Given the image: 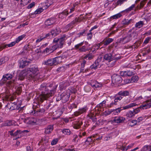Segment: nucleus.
<instances>
[{
    "label": "nucleus",
    "instance_id": "nucleus-35",
    "mask_svg": "<svg viewBox=\"0 0 151 151\" xmlns=\"http://www.w3.org/2000/svg\"><path fill=\"white\" fill-rule=\"evenodd\" d=\"M29 51V47L28 45H26L24 47L23 51L22 52V53L24 54H26Z\"/></svg>",
    "mask_w": 151,
    "mask_h": 151
},
{
    "label": "nucleus",
    "instance_id": "nucleus-57",
    "mask_svg": "<svg viewBox=\"0 0 151 151\" xmlns=\"http://www.w3.org/2000/svg\"><path fill=\"white\" fill-rule=\"evenodd\" d=\"M87 50L86 49L85 47L84 46H82L79 49V51L80 52H85Z\"/></svg>",
    "mask_w": 151,
    "mask_h": 151
},
{
    "label": "nucleus",
    "instance_id": "nucleus-14",
    "mask_svg": "<svg viewBox=\"0 0 151 151\" xmlns=\"http://www.w3.org/2000/svg\"><path fill=\"white\" fill-rule=\"evenodd\" d=\"M34 114L35 115L37 116L43 115L44 113L45 110L43 108H41L34 110Z\"/></svg>",
    "mask_w": 151,
    "mask_h": 151
},
{
    "label": "nucleus",
    "instance_id": "nucleus-33",
    "mask_svg": "<svg viewBox=\"0 0 151 151\" xmlns=\"http://www.w3.org/2000/svg\"><path fill=\"white\" fill-rule=\"evenodd\" d=\"M126 38H119L117 41L118 43H121L124 44L127 42V41L125 40Z\"/></svg>",
    "mask_w": 151,
    "mask_h": 151
},
{
    "label": "nucleus",
    "instance_id": "nucleus-10",
    "mask_svg": "<svg viewBox=\"0 0 151 151\" xmlns=\"http://www.w3.org/2000/svg\"><path fill=\"white\" fill-rule=\"evenodd\" d=\"M53 42L57 44L59 47L61 48L64 43V38H54Z\"/></svg>",
    "mask_w": 151,
    "mask_h": 151
},
{
    "label": "nucleus",
    "instance_id": "nucleus-9",
    "mask_svg": "<svg viewBox=\"0 0 151 151\" xmlns=\"http://www.w3.org/2000/svg\"><path fill=\"white\" fill-rule=\"evenodd\" d=\"M12 76L10 74H6L3 76L2 78L0 81V84L2 85L5 83L7 80H9L12 78Z\"/></svg>",
    "mask_w": 151,
    "mask_h": 151
},
{
    "label": "nucleus",
    "instance_id": "nucleus-31",
    "mask_svg": "<svg viewBox=\"0 0 151 151\" xmlns=\"http://www.w3.org/2000/svg\"><path fill=\"white\" fill-rule=\"evenodd\" d=\"M137 121H136V120H133L130 121L128 123V124L129 126L132 127L137 124Z\"/></svg>",
    "mask_w": 151,
    "mask_h": 151
},
{
    "label": "nucleus",
    "instance_id": "nucleus-62",
    "mask_svg": "<svg viewBox=\"0 0 151 151\" xmlns=\"http://www.w3.org/2000/svg\"><path fill=\"white\" fill-rule=\"evenodd\" d=\"M35 5V2H32L28 6L27 8L28 9H31Z\"/></svg>",
    "mask_w": 151,
    "mask_h": 151
},
{
    "label": "nucleus",
    "instance_id": "nucleus-63",
    "mask_svg": "<svg viewBox=\"0 0 151 151\" xmlns=\"http://www.w3.org/2000/svg\"><path fill=\"white\" fill-rule=\"evenodd\" d=\"M122 98V97L121 96H117L115 97L114 101L117 102L118 101H120Z\"/></svg>",
    "mask_w": 151,
    "mask_h": 151
},
{
    "label": "nucleus",
    "instance_id": "nucleus-8",
    "mask_svg": "<svg viewBox=\"0 0 151 151\" xmlns=\"http://www.w3.org/2000/svg\"><path fill=\"white\" fill-rule=\"evenodd\" d=\"M22 39V38H18L15 41L12 42L10 44L7 45H0V51L2 50L3 49L7 47H10L14 46L16 43H18Z\"/></svg>",
    "mask_w": 151,
    "mask_h": 151
},
{
    "label": "nucleus",
    "instance_id": "nucleus-40",
    "mask_svg": "<svg viewBox=\"0 0 151 151\" xmlns=\"http://www.w3.org/2000/svg\"><path fill=\"white\" fill-rule=\"evenodd\" d=\"M102 59V58L101 57L100 58H98L97 59V60H96L95 61L94 64L95 65H96L97 68L99 67V65L100 64V61Z\"/></svg>",
    "mask_w": 151,
    "mask_h": 151
},
{
    "label": "nucleus",
    "instance_id": "nucleus-51",
    "mask_svg": "<svg viewBox=\"0 0 151 151\" xmlns=\"http://www.w3.org/2000/svg\"><path fill=\"white\" fill-rule=\"evenodd\" d=\"M84 90L87 92H89L91 91V88L89 86H86L84 87Z\"/></svg>",
    "mask_w": 151,
    "mask_h": 151
},
{
    "label": "nucleus",
    "instance_id": "nucleus-13",
    "mask_svg": "<svg viewBox=\"0 0 151 151\" xmlns=\"http://www.w3.org/2000/svg\"><path fill=\"white\" fill-rule=\"evenodd\" d=\"M87 109L86 107H84L81 109H80L78 111H76L74 113V115L76 116H77L82 114L86 112Z\"/></svg>",
    "mask_w": 151,
    "mask_h": 151
},
{
    "label": "nucleus",
    "instance_id": "nucleus-30",
    "mask_svg": "<svg viewBox=\"0 0 151 151\" xmlns=\"http://www.w3.org/2000/svg\"><path fill=\"white\" fill-rule=\"evenodd\" d=\"M121 108H118L112 111L111 110L110 113H111L112 112H113V114H114L115 115L117 114L120 112L121 110L123 109H121Z\"/></svg>",
    "mask_w": 151,
    "mask_h": 151
},
{
    "label": "nucleus",
    "instance_id": "nucleus-22",
    "mask_svg": "<svg viewBox=\"0 0 151 151\" xmlns=\"http://www.w3.org/2000/svg\"><path fill=\"white\" fill-rule=\"evenodd\" d=\"M129 92L127 91H122L119 92L117 93V95L120 96H128L129 95Z\"/></svg>",
    "mask_w": 151,
    "mask_h": 151
},
{
    "label": "nucleus",
    "instance_id": "nucleus-23",
    "mask_svg": "<svg viewBox=\"0 0 151 151\" xmlns=\"http://www.w3.org/2000/svg\"><path fill=\"white\" fill-rule=\"evenodd\" d=\"M113 40L112 38H105L102 42L104 45H107L112 42Z\"/></svg>",
    "mask_w": 151,
    "mask_h": 151
},
{
    "label": "nucleus",
    "instance_id": "nucleus-3",
    "mask_svg": "<svg viewBox=\"0 0 151 151\" xmlns=\"http://www.w3.org/2000/svg\"><path fill=\"white\" fill-rule=\"evenodd\" d=\"M62 58L60 57H56L53 58L49 59L43 62L42 64L44 65L50 66L56 65L61 62Z\"/></svg>",
    "mask_w": 151,
    "mask_h": 151
},
{
    "label": "nucleus",
    "instance_id": "nucleus-64",
    "mask_svg": "<svg viewBox=\"0 0 151 151\" xmlns=\"http://www.w3.org/2000/svg\"><path fill=\"white\" fill-rule=\"evenodd\" d=\"M58 142V140L57 139H55L53 140L51 142V144L52 145H56Z\"/></svg>",
    "mask_w": 151,
    "mask_h": 151
},
{
    "label": "nucleus",
    "instance_id": "nucleus-42",
    "mask_svg": "<svg viewBox=\"0 0 151 151\" xmlns=\"http://www.w3.org/2000/svg\"><path fill=\"white\" fill-rule=\"evenodd\" d=\"M76 9V7H72L71 8L69 9H68L66 11L67 13H65V14L68 15L69 14L73 12Z\"/></svg>",
    "mask_w": 151,
    "mask_h": 151
},
{
    "label": "nucleus",
    "instance_id": "nucleus-39",
    "mask_svg": "<svg viewBox=\"0 0 151 151\" xmlns=\"http://www.w3.org/2000/svg\"><path fill=\"white\" fill-rule=\"evenodd\" d=\"M143 151H151V146L145 145L143 148Z\"/></svg>",
    "mask_w": 151,
    "mask_h": 151
},
{
    "label": "nucleus",
    "instance_id": "nucleus-28",
    "mask_svg": "<svg viewBox=\"0 0 151 151\" xmlns=\"http://www.w3.org/2000/svg\"><path fill=\"white\" fill-rule=\"evenodd\" d=\"M137 104H136V103H133L130 104L126 105L124 106L123 107V109H128L132 107L135 106L137 105Z\"/></svg>",
    "mask_w": 151,
    "mask_h": 151
},
{
    "label": "nucleus",
    "instance_id": "nucleus-59",
    "mask_svg": "<svg viewBox=\"0 0 151 151\" xmlns=\"http://www.w3.org/2000/svg\"><path fill=\"white\" fill-rule=\"evenodd\" d=\"M5 58H6L7 60L8 59V58L6 57L2 58L0 59V65H1L3 63L5 62Z\"/></svg>",
    "mask_w": 151,
    "mask_h": 151
},
{
    "label": "nucleus",
    "instance_id": "nucleus-7",
    "mask_svg": "<svg viewBox=\"0 0 151 151\" xmlns=\"http://www.w3.org/2000/svg\"><path fill=\"white\" fill-rule=\"evenodd\" d=\"M125 119V118L121 116H117L114 117L111 121V123H114L119 124L124 122Z\"/></svg>",
    "mask_w": 151,
    "mask_h": 151
},
{
    "label": "nucleus",
    "instance_id": "nucleus-60",
    "mask_svg": "<svg viewBox=\"0 0 151 151\" xmlns=\"http://www.w3.org/2000/svg\"><path fill=\"white\" fill-rule=\"evenodd\" d=\"M22 132L20 130H17L14 133V136H16L19 135L21 134Z\"/></svg>",
    "mask_w": 151,
    "mask_h": 151
},
{
    "label": "nucleus",
    "instance_id": "nucleus-2",
    "mask_svg": "<svg viewBox=\"0 0 151 151\" xmlns=\"http://www.w3.org/2000/svg\"><path fill=\"white\" fill-rule=\"evenodd\" d=\"M38 68L36 66H32L27 69L28 73H31L29 75V79L31 81H35L39 79L40 78L38 73L39 72Z\"/></svg>",
    "mask_w": 151,
    "mask_h": 151
},
{
    "label": "nucleus",
    "instance_id": "nucleus-47",
    "mask_svg": "<svg viewBox=\"0 0 151 151\" xmlns=\"http://www.w3.org/2000/svg\"><path fill=\"white\" fill-rule=\"evenodd\" d=\"M106 101L105 100L103 101L102 102L100 103L98 105V106L100 108H102L106 104Z\"/></svg>",
    "mask_w": 151,
    "mask_h": 151
},
{
    "label": "nucleus",
    "instance_id": "nucleus-49",
    "mask_svg": "<svg viewBox=\"0 0 151 151\" xmlns=\"http://www.w3.org/2000/svg\"><path fill=\"white\" fill-rule=\"evenodd\" d=\"M132 81V82H135L138 80V77L137 76H134L131 78Z\"/></svg>",
    "mask_w": 151,
    "mask_h": 151
},
{
    "label": "nucleus",
    "instance_id": "nucleus-53",
    "mask_svg": "<svg viewBox=\"0 0 151 151\" xmlns=\"http://www.w3.org/2000/svg\"><path fill=\"white\" fill-rule=\"evenodd\" d=\"M140 109L139 107L134 109L133 111H132L134 115L137 114L140 111Z\"/></svg>",
    "mask_w": 151,
    "mask_h": 151
},
{
    "label": "nucleus",
    "instance_id": "nucleus-44",
    "mask_svg": "<svg viewBox=\"0 0 151 151\" xmlns=\"http://www.w3.org/2000/svg\"><path fill=\"white\" fill-rule=\"evenodd\" d=\"M78 21V19L77 18H76L74 20L72 21L71 23L68 24L69 26H71L76 24Z\"/></svg>",
    "mask_w": 151,
    "mask_h": 151
},
{
    "label": "nucleus",
    "instance_id": "nucleus-5",
    "mask_svg": "<svg viewBox=\"0 0 151 151\" xmlns=\"http://www.w3.org/2000/svg\"><path fill=\"white\" fill-rule=\"evenodd\" d=\"M112 82L113 83L119 84L121 83L122 79L121 76L117 74L113 75L111 77Z\"/></svg>",
    "mask_w": 151,
    "mask_h": 151
},
{
    "label": "nucleus",
    "instance_id": "nucleus-46",
    "mask_svg": "<svg viewBox=\"0 0 151 151\" xmlns=\"http://www.w3.org/2000/svg\"><path fill=\"white\" fill-rule=\"evenodd\" d=\"M30 0H21V4L23 5H25L30 1Z\"/></svg>",
    "mask_w": 151,
    "mask_h": 151
},
{
    "label": "nucleus",
    "instance_id": "nucleus-11",
    "mask_svg": "<svg viewBox=\"0 0 151 151\" xmlns=\"http://www.w3.org/2000/svg\"><path fill=\"white\" fill-rule=\"evenodd\" d=\"M90 84L94 89L101 87L102 85L101 84L98 82L96 81H91L90 83Z\"/></svg>",
    "mask_w": 151,
    "mask_h": 151
},
{
    "label": "nucleus",
    "instance_id": "nucleus-18",
    "mask_svg": "<svg viewBox=\"0 0 151 151\" xmlns=\"http://www.w3.org/2000/svg\"><path fill=\"white\" fill-rule=\"evenodd\" d=\"M24 121L26 123L29 124H32L36 123L35 119L32 117L27 118V119H26Z\"/></svg>",
    "mask_w": 151,
    "mask_h": 151
},
{
    "label": "nucleus",
    "instance_id": "nucleus-58",
    "mask_svg": "<svg viewBox=\"0 0 151 151\" xmlns=\"http://www.w3.org/2000/svg\"><path fill=\"white\" fill-rule=\"evenodd\" d=\"M127 77L128 76H132L133 74L132 71L130 70L126 71Z\"/></svg>",
    "mask_w": 151,
    "mask_h": 151
},
{
    "label": "nucleus",
    "instance_id": "nucleus-41",
    "mask_svg": "<svg viewBox=\"0 0 151 151\" xmlns=\"http://www.w3.org/2000/svg\"><path fill=\"white\" fill-rule=\"evenodd\" d=\"M62 132L63 133L67 135H70V131L69 129H63L62 130Z\"/></svg>",
    "mask_w": 151,
    "mask_h": 151
},
{
    "label": "nucleus",
    "instance_id": "nucleus-48",
    "mask_svg": "<svg viewBox=\"0 0 151 151\" xmlns=\"http://www.w3.org/2000/svg\"><path fill=\"white\" fill-rule=\"evenodd\" d=\"M65 70V67L64 66H62L58 68L56 71L58 72H60L64 71Z\"/></svg>",
    "mask_w": 151,
    "mask_h": 151
},
{
    "label": "nucleus",
    "instance_id": "nucleus-20",
    "mask_svg": "<svg viewBox=\"0 0 151 151\" xmlns=\"http://www.w3.org/2000/svg\"><path fill=\"white\" fill-rule=\"evenodd\" d=\"M114 57L112 55L111 53H109L105 55L104 56V58L105 60L109 61L112 59H114Z\"/></svg>",
    "mask_w": 151,
    "mask_h": 151
},
{
    "label": "nucleus",
    "instance_id": "nucleus-38",
    "mask_svg": "<svg viewBox=\"0 0 151 151\" xmlns=\"http://www.w3.org/2000/svg\"><path fill=\"white\" fill-rule=\"evenodd\" d=\"M5 99L7 101H13L14 99V97L10 96V95H6L5 97Z\"/></svg>",
    "mask_w": 151,
    "mask_h": 151
},
{
    "label": "nucleus",
    "instance_id": "nucleus-16",
    "mask_svg": "<svg viewBox=\"0 0 151 151\" xmlns=\"http://www.w3.org/2000/svg\"><path fill=\"white\" fill-rule=\"evenodd\" d=\"M53 125H48L45 129V133L46 134H50L53 129Z\"/></svg>",
    "mask_w": 151,
    "mask_h": 151
},
{
    "label": "nucleus",
    "instance_id": "nucleus-50",
    "mask_svg": "<svg viewBox=\"0 0 151 151\" xmlns=\"http://www.w3.org/2000/svg\"><path fill=\"white\" fill-rule=\"evenodd\" d=\"M77 107V105L76 104H73L70 105V106L68 107V108H69L71 110H72V109L73 108H76Z\"/></svg>",
    "mask_w": 151,
    "mask_h": 151
},
{
    "label": "nucleus",
    "instance_id": "nucleus-43",
    "mask_svg": "<svg viewBox=\"0 0 151 151\" xmlns=\"http://www.w3.org/2000/svg\"><path fill=\"white\" fill-rule=\"evenodd\" d=\"M135 7V4H132L131 6L129 7V8H128L127 9H126L124 11H125L127 12H130V11H131V10H132Z\"/></svg>",
    "mask_w": 151,
    "mask_h": 151
},
{
    "label": "nucleus",
    "instance_id": "nucleus-12",
    "mask_svg": "<svg viewBox=\"0 0 151 151\" xmlns=\"http://www.w3.org/2000/svg\"><path fill=\"white\" fill-rule=\"evenodd\" d=\"M56 20L54 18H52L48 19L45 22V25L47 26H50L54 24Z\"/></svg>",
    "mask_w": 151,
    "mask_h": 151
},
{
    "label": "nucleus",
    "instance_id": "nucleus-29",
    "mask_svg": "<svg viewBox=\"0 0 151 151\" xmlns=\"http://www.w3.org/2000/svg\"><path fill=\"white\" fill-rule=\"evenodd\" d=\"M132 21V19H124L122 21V24L124 25H128Z\"/></svg>",
    "mask_w": 151,
    "mask_h": 151
},
{
    "label": "nucleus",
    "instance_id": "nucleus-15",
    "mask_svg": "<svg viewBox=\"0 0 151 151\" xmlns=\"http://www.w3.org/2000/svg\"><path fill=\"white\" fill-rule=\"evenodd\" d=\"M149 100H147L146 101V102L143 103L142 105L139 108L140 109H145L150 108L151 106V104L150 103H148Z\"/></svg>",
    "mask_w": 151,
    "mask_h": 151
},
{
    "label": "nucleus",
    "instance_id": "nucleus-56",
    "mask_svg": "<svg viewBox=\"0 0 151 151\" xmlns=\"http://www.w3.org/2000/svg\"><path fill=\"white\" fill-rule=\"evenodd\" d=\"M25 76V74L24 75H23L22 72L20 73L19 75V79L21 80H23Z\"/></svg>",
    "mask_w": 151,
    "mask_h": 151
},
{
    "label": "nucleus",
    "instance_id": "nucleus-37",
    "mask_svg": "<svg viewBox=\"0 0 151 151\" xmlns=\"http://www.w3.org/2000/svg\"><path fill=\"white\" fill-rule=\"evenodd\" d=\"M143 24V22L142 21H140L137 23L135 24V27L139 28L142 26Z\"/></svg>",
    "mask_w": 151,
    "mask_h": 151
},
{
    "label": "nucleus",
    "instance_id": "nucleus-6",
    "mask_svg": "<svg viewBox=\"0 0 151 151\" xmlns=\"http://www.w3.org/2000/svg\"><path fill=\"white\" fill-rule=\"evenodd\" d=\"M60 32V29L59 28L57 27L55 29L52 30L50 33H49L45 35V37L44 38L47 37H54L57 34H58Z\"/></svg>",
    "mask_w": 151,
    "mask_h": 151
},
{
    "label": "nucleus",
    "instance_id": "nucleus-54",
    "mask_svg": "<svg viewBox=\"0 0 151 151\" xmlns=\"http://www.w3.org/2000/svg\"><path fill=\"white\" fill-rule=\"evenodd\" d=\"M65 13H67L66 12H63L62 13L60 14L59 16L60 18H62L63 17H66L68 15L65 14Z\"/></svg>",
    "mask_w": 151,
    "mask_h": 151
},
{
    "label": "nucleus",
    "instance_id": "nucleus-52",
    "mask_svg": "<svg viewBox=\"0 0 151 151\" xmlns=\"http://www.w3.org/2000/svg\"><path fill=\"white\" fill-rule=\"evenodd\" d=\"M58 47H59L57 45V44H55V45L52 47L51 50L52 51H54L57 49Z\"/></svg>",
    "mask_w": 151,
    "mask_h": 151
},
{
    "label": "nucleus",
    "instance_id": "nucleus-24",
    "mask_svg": "<svg viewBox=\"0 0 151 151\" xmlns=\"http://www.w3.org/2000/svg\"><path fill=\"white\" fill-rule=\"evenodd\" d=\"M82 121H76L73 124V128L76 129H79L82 125Z\"/></svg>",
    "mask_w": 151,
    "mask_h": 151
},
{
    "label": "nucleus",
    "instance_id": "nucleus-26",
    "mask_svg": "<svg viewBox=\"0 0 151 151\" xmlns=\"http://www.w3.org/2000/svg\"><path fill=\"white\" fill-rule=\"evenodd\" d=\"M95 55L93 53H89L86 55V56L84 57V58L86 59L88 58V60H90L93 59Z\"/></svg>",
    "mask_w": 151,
    "mask_h": 151
},
{
    "label": "nucleus",
    "instance_id": "nucleus-21",
    "mask_svg": "<svg viewBox=\"0 0 151 151\" xmlns=\"http://www.w3.org/2000/svg\"><path fill=\"white\" fill-rule=\"evenodd\" d=\"M30 63V62L29 61L22 60L20 61L19 67L20 68H23L26 66L28 65L29 63Z\"/></svg>",
    "mask_w": 151,
    "mask_h": 151
},
{
    "label": "nucleus",
    "instance_id": "nucleus-17",
    "mask_svg": "<svg viewBox=\"0 0 151 151\" xmlns=\"http://www.w3.org/2000/svg\"><path fill=\"white\" fill-rule=\"evenodd\" d=\"M16 79H14L9 81L7 82L6 85L7 86L11 88L15 85L16 83Z\"/></svg>",
    "mask_w": 151,
    "mask_h": 151
},
{
    "label": "nucleus",
    "instance_id": "nucleus-25",
    "mask_svg": "<svg viewBox=\"0 0 151 151\" xmlns=\"http://www.w3.org/2000/svg\"><path fill=\"white\" fill-rule=\"evenodd\" d=\"M53 2L51 0H47L46 3L44 4V7H43V8L45 9H46Z\"/></svg>",
    "mask_w": 151,
    "mask_h": 151
},
{
    "label": "nucleus",
    "instance_id": "nucleus-36",
    "mask_svg": "<svg viewBox=\"0 0 151 151\" xmlns=\"http://www.w3.org/2000/svg\"><path fill=\"white\" fill-rule=\"evenodd\" d=\"M98 27L97 25L94 26L93 27H92L91 29L89 31L90 33H88L87 34V35L88 36V37L91 38L92 37V34L91 32V31H92L94 29H96Z\"/></svg>",
    "mask_w": 151,
    "mask_h": 151
},
{
    "label": "nucleus",
    "instance_id": "nucleus-45",
    "mask_svg": "<svg viewBox=\"0 0 151 151\" xmlns=\"http://www.w3.org/2000/svg\"><path fill=\"white\" fill-rule=\"evenodd\" d=\"M22 91V89L21 86L18 87L16 90V92L18 94H20Z\"/></svg>",
    "mask_w": 151,
    "mask_h": 151
},
{
    "label": "nucleus",
    "instance_id": "nucleus-61",
    "mask_svg": "<svg viewBox=\"0 0 151 151\" xmlns=\"http://www.w3.org/2000/svg\"><path fill=\"white\" fill-rule=\"evenodd\" d=\"M127 0H118L117 2V5H121L124 2L126 1Z\"/></svg>",
    "mask_w": 151,
    "mask_h": 151
},
{
    "label": "nucleus",
    "instance_id": "nucleus-19",
    "mask_svg": "<svg viewBox=\"0 0 151 151\" xmlns=\"http://www.w3.org/2000/svg\"><path fill=\"white\" fill-rule=\"evenodd\" d=\"M115 59H112L111 60H109V61L108 65L109 67H112L115 64V63L116 60H118L120 59V58L115 57Z\"/></svg>",
    "mask_w": 151,
    "mask_h": 151
},
{
    "label": "nucleus",
    "instance_id": "nucleus-32",
    "mask_svg": "<svg viewBox=\"0 0 151 151\" xmlns=\"http://www.w3.org/2000/svg\"><path fill=\"white\" fill-rule=\"evenodd\" d=\"M134 115H135L132 111H129L126 114V116L129 118H132Z\"/></svg>",
    "mask_w": 151,
    "mask_h": 151
},
{
    "label": "nucleus",
    "instance_id": "nucleus-4",
    "mask_svg": "<svg viewBox=\"0 0 151 151\" xmlns=\"http://www.w3.org/2000/svg\"><path fill=\"white\" fill-rule=\"evenodd\" d=\"M70 90L68 89L61 94V98L63 102L65 103L68 100L70 95Z\"/></svg>",
    "mask_w": 151,
    "mask_h": 151
},
{
    "label": "nucleus",
    "instance_id": "nucleus-55",
    "mask_svg": "<svg viewBox=\"0 0 151 151\" xmlns=\"http://www.w3.org/2000/svg\"><path fill=\"white\" fill-rule=\"evenodd\" d=\"M26 151H33V148L32 147L27 146L26 147Z\"/></svg>",
    "mask_w": 151,
    "mask_h": 151
},
{
    "label": "nucleus",
    "instance_id": "nucleus-1",
    "mask_svg": "<svg viewBox=\"0 0 151 151\" xmlns=\"http://www.w3.org/2000/svg\"><path fill=\"white\" fill-rule=\"evenodd\" d=\"M57 85L53 84H49L43 83L41 84L40 90L42 91V94L37 98V100L40 103H42L45 100L50 96H53L56 91Z\"/></svg>",
    "mask_w": 151,
    "mask_h": 151
},
{
    "label": "nucleus",
    "instance_id": "nucleus-27",
    "mask_svg": "<svg viewBox=\"0 0 151 151\" xmlns=\"http://www.w3.org/2000/svg\"><path fill=\"white\" fill-rule=\"evenodd\" d=\"M122 16L121 14L120 13H119L111 16L110 18V19L111 20H112L113 19H117L120 17Z\"/></svg>",
    "mask_w": 151,
    "mask_h": 151
},
{
    "label": "nucleus",
    "instance_id": "nucleus-34",
    "mask_svg": "<svg viewBox=\"0 0 151 151\" xmlns=\"http://www.w3.org/2000/svg\"><path fill=\"white\" fill-rule=\"evenodd\" d=\"M43 6H42V8H40L37 9L34 13V14H37L40 13L41 12H42L44 9H45L44 8H43Z\"/></svg>",
    "mask_w": 151,
    "mask_h": 151
}]
</instances>
